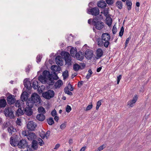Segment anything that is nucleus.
<instances>
[{
	"mask_svg": "<svg viewBox=\"0 0 151 151\" xmlns=\"http://www.w3.org/2000/svg\"><path fill=\"white\" fill-rule=\"evenodd\" d=\"M65 127V124H63L60 126V128L63 129H64Z\"/></svg>",
	"mask_w": 151,
	"mask_h": 151,
	"instance_id": "774afa93",
	"label": "nucleus"
},
{
	"mask_svg": "<svg viewBox=\"0 0 151 151\" xmlns=\"http://www.w3.org/2000/svg\"><path fill=\"white\" fill-rule=\"evenodd\" d=\"M92 106L93 105L92 104L91 105H88L86 108V110L88 111L90 110L92 108Z\"/></svg>",
	"mask_w": 151,
	"mask_h": 151,
	"instance_id": "680f3d73",
	"label": "nucleus"
},
{
	"mask_svg": "<svg viewBox=\"0 0 151 151\" xmlns=\"http://www.w3.org/2000/svg\"><path fill=\"white\" fill-rule=\"evenodd\" d=\"M101 100H99L96 103V109L98 110L99 107L101 105Z\"/></svg>",
	"mask_w": 151,
	"mask_h": 151,
	"instance_id": "09e8293b",
	"label": "nucleus"
},
{
	"mask_svg": "<svg viewBox=\"0 0 151 151\" xmlns=\"http://www.w3.org/2000/svg\"><path fill=\"white\" fill-rule=\"evenodd\" d=\"M47 122L49 125H52L54 124V122L53 119L50 117L47 120Z\"/></svg>",
	"mask_w": 151,
	"mask_h": 151,
	"instance_id": "ea45409f",
	"label": "nucleus"
},
{
	"mask_svg": "<svg viewBox=\"0 0 151 151\" xmlns=\"http://www.w3.org/2000/svg\"><path fill=\"white\" fill-rule=\"evenodd\" d=\"M38 87V82L37 81L33 80L32 87L34 89H36Z\"/></svg>",
	"mask_w": 151,
	"mask_h": 151,
	"instance_id": "58836bf2",
	"label": "nucleus"
},
{
	"mask_svg": "<svg viewBox=\"0 0 151 151\" xmlns=\"http://www.w3.org/2000/svg\"><path fill=\"white\" fill-rule=\"evenodd\" d=\"M5 115L9 116L12 118L14 117V114L13 112L11 111V109L9 108L5 110L4 111Z\"/></svg>",
	"mask_w": 151,
	"mask_h": 151,
	"instance_id": "4468645a",
	"label": "nucleus"
},
{
	"mask_svg": "<svg viewBox=\"0 0 151 151\" xmlns=\"http://www.w3.org/2000/svg\"><path fill=\"white\" fill-rule=\"evenodd\" d=\"M104 14L106 17L109 16V12L108 9H104Z\"/></svg>",
	"mask_w": 151,
	"mask_h": 151,
	"instance_id": "49530a36",
	"label": "nucleus"
},
{
	"mask_svg": "<svg viewBox=\"0 0 151 151\" xmlns=\"http://www.w3.org/2000/svg\"><path fill=\"white\" fill-rule=\"evenodd\" d=\"M36 118L38 120L42 121L45 119V117L44 114H40L37 115Z\"/></svg>",
	"mask_w": 151,
	"mask_h": 151,
	"instance_id": "4be33fe9",
	"label": "nucleus"
},
{
	"mask_svg": "<svg viewBox=\"0 0 151 151\" xmlns=\"http://www.w3.org/2000/svg\"><path fill=\"white\" fill-rule=\"evenodd\" d=\"M63 57H55V61L56 63L59 65L62 66L63 65Z\"/></svg>",
	"mask_w": 151,
	"mask_h": 151,
	"instance_id": "6ab92c4d",
	"label": "nucleus"
},
{
	"mask_svg": "<svg viewBox=\"0 0 151 151\" xmlns=\"http://www.w3.org/2000/svg\"><path fill=\"white\" fill-rule=\"evenodd\" d=\"M65 58V63L68 66H70L71 65L72 62L71 60L72 59L71 57H64Z\"/></svg>",
	"mask_w": 151,
	"mask_h": 151,
	"instance_id": "c85d7f7f",
	"label": "nucleus"
},
{
	"mask_svg": "<svg viewBox=\"0 0 151 151\" xmlns=\"http://www.w3.org/2000/svg\"><path fill=\"white\" fill-rule=\"evenodd\" d=\"M71 107L70 106L68 105L66 107V111L68 113H69L71 111Z\"/></svg>",
	"mask_w": 151,
	"mask_h": 151,
	"instance_id": "603ef678",
	"label": "nucleus"
},
{
	"mask_svg": "<svg viewBox=\"0 0 151 151\" xmlns=\"http://www.w3.org/2000/svg\"><path fill=\"white\" fill-rule=\"evenodd\" d=\"M105 147V145H102L99 147L98 148V149L96 150L95 151H101L104 149Z\"/></svg>",
	"mask_w": 151,
	"mask_h": 151,
	"instance_id": "a18cd8bd",
	"label": "nucleus"
},
{
	"mask_svg": "<svg viewBox=\"0 0 151 151\" xmlns=\"http://www.w3.org/2000/svg\"><path fill=\"white\" fill-rule=\"evenodd\" d=\"M122 77V76L120 75L118 76H117V84H119L120 80L121 79Z\"/></svg>",
	"mask_w": 151,
	"mask_h": 151,
	"instance_id": "13d9d810",
	"label": "nucleus"
},
{
	"mask_svg": "<svg viewBox=\"0 0 151 151\" xmlns=\"http://www.w3.org/2000/svg\"><path fill=\"white\" fill-rule=\"evenodd\" d=\"M50 134V132L49 131H47L46 132L45 134V135L43 136V138L45 137H45L47 138L49 137Z\"/></svg>",
	"mask_w": 151,
	"mask_h": 151,
	"instance_id": "5fc2aeb1",
	"label": "nucleus"
},
{
	"mask_svg": "<svg viewBox=\"0 0 151 151\" xmlns=\"http://www.w3.org/2000/svg\"><path fill=\"white\" fill-rule=\"evenodd\" d=\"M7 100L9 104H12L15 102V99L14 98V96L10 95L7 97Z\"/></svg>",
	"mask_w": 151,
	"mask_h": 151,
	"instance_id": "9b49d317",
	"label": "nucleus"
},
{
	"mask_svg": "<svg viewBox=\"0 0 151 151\" xmlns=\"http://www.w3.org/2000/svg\"><path fill=\"white\" fill-rule=\"evenodd\" d=\"M106 1L107 3L108 4H112L114 3L113 0H106Z\"/></svg>",
	"mask_w": 151,
	"mask_h": 151,
	"instance_id": "6e6d98bb",
	"label": "nucleus"
},
{
	"mask_svg": "<svg viewBox=\"0 0 151 151\" xmlns=\"http://www.w3.org/2000/svg\"><path fill=\"white\" fill-rule=\"evenodd\" d=\"M24 86L28 89H30L32 88L31 83L29 81L25 79L24 81Z\"/></svg>",
	"mask_w": 151,
	"mask_h": 151,
	"instance_id": "aec40b11",
	"label": "nucleus"
},
{
	"mask_svg": "<svg viewBox=\"0 0 151 151\" xmlns=\"http://www.w3.org/2000/svg\"><path fill=\"white\" fill-rule=\"evenodd\" d=\"M138 99V96L136 94H135L133 97L132 99L129 100L128 102V105H129L130 107H133L134 104L135 103Z\"/></svg>",
	"mask_w": 151,
	"mask_h": 151,
	"instance_id": "1a4fd4ad",
	"label": "nucleus"
},
{
	"mask_svg": "<svg viewBox=\"0 0 151 151\" xmlns=\"http://www.w3.org/2000/svg\"><path fill=\"white\" fill-rule=\"evenodd\" d=\"M32 147L34 150H36L38 148V145L37 142L35 140L32 141Z\"/></svg>",
	"mask_w": 151,
	"mask_h": 151,
	"instance_id": "5701e85b",
	"label": "nucleus"
},
{
	"mask_svg": "<svg viewBox=\"0 0 151 151\" xmlns=\"http://www.w3.org/2000/svg\"><path fill=\"white\" fill-rule=\"evenodd\" d=\"M32 100L37 105L40 103V98L39 95L36 93H33L32 95Z\"/></svg>",
	"mask_w": 151,
	"mask_h": 151,
	"instance_id": "423d86ee",
	"label": "nucleus"
},
{
	"mask_svg": "<svg viewBox=\"0 0 151 151\" xmlns=\"http://www.w3.org/2000/svg\"><path fill=\"white\" fill-rule=\"evenodd\" d=\"M124 32V29L123 27H122L121 29V30L119 33V36L121 37H122L123 35Z\"/></svg>",
	"mask_w": 151,
	"mask_h": 151,
	"instance_id": "864d4df0",
	"label": "nucleus"
},
{
	"mask_svg": "<svg viewBox=\"0 0 151 151\" xmlns=\"http://www.w3.org/2000/svg\"><path fill=\"white\" fill-rule=\"evenodd\" d=\"M63 76L64 79H66L68 76V71L67 70H66L64 71L63 73Z\"/></svg>",
	"mask_w": 151,
	"mask_h": 151,
	"instance_id": "a19ab883",
	"label": "nucleus"
},
{
	"mask_svg": "<svg viewBox=\"0 0 151 151\" xmlns=\"http://www.w3.org/2000/svg\"><path fill=\"white\" fill-rule=\"evenodd\" d=\"M97 5L100 8H104L106 6V4L104 1H101L98 3Z\"/></svg>",
	"mask_w": 151,
	"mask_h": 151,
	"instance_id": "b1692460",
	"label": "nucleus"
},
{
	"mask_svg": "<svg viewBox=\"0 0 151 151\" xmlns=\"http://www.w3.org/2000/svg\"><path fill=\"white\" fill-rule=\"evenodd\" d=\"M7 131L10 135H12L14 133L16 132V130L13 126L10 125L7 128Z\"/></svg>",
	"mask_w": 151,
	"mask_h": 151,
	"instance_id": "a211bd4d",
	"label": "nucleus"
},
{
	"mask_svg": "<svg viewBox=\"0 0 151 151\" xmlns=\"http://www.w3.org/2000/svg\"><path fill=\"white\" fill-rule=\"evenodd\" d=\"M23 108L25 114L28 116H30L32 115L33 111L32 108L28 107H26L24 109L23 107Z\"/></svg>",
	"mask_w": 151,
	"mask_h": 151,
	"instance_id": "9d476101",
	"label": "nucleus"
},
{
	"mask_svg": "<svg viewBox=\"0 0 151 151\" xmlns=\"http://www.w3.org/2000/svg\"><path fill=\"white\" fill-rule=\"evenodd\" d=\"M116 5L117 7L120 9H121L122 8V4L121 1H117L116 3Z\"/></svg>",
	"mask_w": 151,
	"mask_h": 151,
	"instance_id": "79ce46f5",
	"label": "nucleus"
},
{
	"mask_svg": "<svg viewBox=\"0 0 151 151\" xmlns=\"http://www.w3.org/2000/svg\"><path fill=\"white\" fill-rule=\"evenodd\" d=\"M126 4L127 6V9L128 10H130L132 8V3L131 1L127 0L126 1Z\"/></svg>",
	"mask_w": 151,
	"mask_h": 151,
	"instance_id": "e433bc0d",
	"label": "nucleus"
},
{
	"mask_svg": "<svg viewBox=\"0 0 151 151\" xmlns=\"http://www.w3.org/2000/svg\"><path fill=\"white\" fill-rule=\"evenodd\" d=\"M83 81H81L78 82V87H80L83 85Z\"/></svg>",
	"mask_w": 151,
	"mask_h": 151,
	"instance_id": "e2e57ef3",
	"label": "nucleus"
},
{
	"mask_svg": "<svg viewBox=\"0 0 151 151\" xmlns=\"http://www.w3.org/2000/svg\"><path fill=\"white\" fill-rule=\"evenodd\" d=\"M34 104V103L32 100H28L26 102V105L28 106L27 107H30L31 108L33 107Z\"/></svg>",
	"mask_w": 151,
	"mask_h": 151,
	"instance_id": "a878e982",
	"label": "nucleus"
},
{
	"mask_svg": "<svg viewBox=\"0 0 151 151\" xmlns=\"http://www.w3.org/2000/svg\"><path fill=\"white\" fill-rule=\"evenodd\" d=\"M73 70L76 71H77L81 68V67L77 63L75 64L73 66Z\"/></svg>",
	"mask_w": 151,
	"mask_h": 151,
	"instance_id": "4c0bfd02",
	"label": "nucleus"
},
{
	"mask_svg": "<svg viewBox=\"0 0 151 151\" xmlns=\"http://www.w3.org/2000/svg\"><path fill=\"white\" fill-rule=\"evenodd\" d=\"M16 124L19 126H21L22 124L21 122V120L19 118H17V120L16 122Z\"/></svg>",
	"mask_w": 151,
	"mask_h": 151,
	"instance_id": "de8ad7c7",
	"label": "nucleus"
},
{
	"mask_svg": "<svg viewBox=\"0 0 151 151\" xmlns=\"http://www.w3.org/2000/svg\"><path fill=\"white\" fill-rule=\"evenodd\" d=\"M27 138L29 140H33L36 138V136L34 132H30L28 134Z\"/></svg>",
	"mask_w": 151,
	"mask_h": 151,
	"instance_id": "2eb2a0df",
	"label": "nucleus"
},
{
	"mask_svg": "<svg viewBox=\"0 0 151 151\" xmlns=\"http://www.w3.org/2000/svg\"><path fill=\"white\" fill-rule=\"evenodd\" d=\"M103 41L104 40H102V37L101 39L100 38H97L96 39V41L97 42L98 45L100 46H103L104 43V42Z\"/></svg>",
	"mask_w": 151,
	"mask_h": 151,
	"instance_id": "473e14b6",
	"label": "nucleus"
},
{
	"mask_svg": "<svg viewBox=\"0 0 151 151\" xmlns=\"http://www.w3.org/2000/svg\"><path fill=\"white\" fill-rule=\"evenodd\" d=\"M6 104V100L4 99L0 100V107H5Z\"/></svg>",
	"mask_w": 151,
	"mask_h": 151,
	"instance_id": "72a5a7b5",
	"label": "nucleus"
},
{
	"mask_svg": "<svg viewBox=\"0 0 151 151\" xmlns=\"http://www.w3.org/2000/svg\"><path fill=\"white\" fill-rule=\"evenodd\" d=\"M102 39L104 41H109L110 39V36L109 34L106 33L102 34L101 36Z\"/></svg>",
	"mask_w": 151,
	"mask_h": 151,
	"instance_id": "dca6fc26",
	"label": "nucleus"
},
{
	"mask_svg": "<svg viewBox=\"0 0 151 151\" xmlns=\"http://www.w3.org/2000/svg\"><path fill=\"white\" fill-rule=\"evenodd\" d=\"M36 127V123L33 121L29 122L27 124V129L31 131H34Z\"/></svg>",
	"mask_w": 151,
	"mask_h": 151,
	"instance_id": "6e6552de",
	"label": "nucleus"
},
{
	"mask_svg": "<svg viewBox=\"0 0 151 151\" xmlns=\"http://www.w3.org/2000/svg\"><path fill=\"white\" fill-rule=\"evenodd\" d=\"M42 75L47 79L49 80L50 83V84L51 85H53L55 80H57L58 78L57 76L53 77L52 75L50 74V72L47 70H45L43 72Z\"/></svg>",
	"mask_w": 151,
	"mask_h": 151,
	"instance_id": "f257e3e1",
	"label": "nucleus"
},
{
	"mask_svg": "<svg viewBox=\"0 0 151 151\" xmlns=\"http://www.w3.org/2000/svg\"><path fill=\"white\" fill-rule=\"evenodd\" d=\"M60 145L59 144H57L54 148V149L55 150H57L60 147Z\"/></svg>",
	"mask_w": 151,
	"mask_h": 151,
	"instance_id": "338daca9",
	"label": "nucleus"
},
{
	"mask_svg": "<svg viewBox=\"0 0 151 151\" xmlns=\"http://www.w3.org/2000/svg\"><path fill=\"white\" fill-rule=\"evenodd\" d=\"M106 23L109 26H111L112 24V19L109 16L106 17Z\"/></svg>",
	"mask_w": 151,
	"mask_h": 151,
	"instance_id": "bb28decb",
	"label": "nucleus"
},
{
	"mask_svg": "<svg viewBox=\"0 0 151 151\" xmlns=\"http://www.w3.org/2000/svg\"><path fill=\"white\" fill-rule=\"evenodd\" d=\"M21 100L24 101L27 100L28 99L27 93V92H24L22 94L21 96Z\"/></svg>",
	"mask_w": 151,
	"mask_h": 151,
	"instance_id": "412c9836",
	"label": "nucleus"
},
{
	"mask_svg": "<svg viewBox=\"0 0 151 151\" xmlns=\"http://www.w3.org/2000/svg\"><path fill=\"white\" fill-rule=\"evenodd\" d=\"M17 146L19 148L24 149L27 147L28 143L26 140L22 139L21 140H19Z\"/></svg>",
	"mask_w": 151,
	"mask_h": 151,
	"instance_id": "0eeeda50",
	"label": "nucleus"
},
{
	"mask_svg": "<svg viewBox=\"0 0 151 151\" xmlns=\"http://www.w3.org/2000/svg\"><path fill=\"white\" fill-rule=\"evenodd\" d=\"M24 103V101L21 100H18L16 101L15 103L14 106L17 107H20L23 106Z\"/></svg>",
	"mask_w": 151,
	"mask_h": 151,
	"instance_id": "f3484780",
	"label": "nucleus"
},
{
	"mask_svg": "<svg viewBox=\"0 0 151 151\" xmlns=\"http://www.w3.org/2000/svg\"><path fill=\"white\" fill-rule=\"evenodd\" d=\"M77 50L76 48L72 47L70 50V52L72 57H83L84 55L83 52L79 51L77 52Z\"/></svg>",
	"mask_w": 151,
	"mask_h": 151,
	"instance_id": "20e7f679",
	"label": "nucleus"
},
{
	"mask_svg": "<svg viewBox=\"0 0 151 151\" xmlns=\"http://www.w3.org/2000/svg\"><path fill=\"white\" fill-rule=\"evenodd\" d=\"M47 79L43 76L40 75L38 78L39 80L43 83H46Z\"/></svg>",
	"mask_w": 151,
	"mask_h": 151,
	"instance_id": "2f4dec72",
	"label": "nucleus"
},
{
	"mask_svg": "<svg viewBox=\"0 0 151 151\" xmlns=\"http://www.w3.org/2000/svg\"><path fill=\"white\" fill-rule=\"evenodd\" d=\"M109 44V41H105V42H104L103 45H104V47H107Z\"/></svg>",
	"mask_w": 151,
	"mask_h": 151,
	"instance_id": "bf43d9fd",
	"label": "nucleus"
},
{
	"mask_svg": "<svg viewBox=\"0 0 151 151\" xmlns=\"http://www.w3.org/2000/svg\"><path fill=\"white\" fill-rule=\"evenodd\" d=\"M99 18L98 17L94 18L92 20V24L95 26L96 29L100 30L103 28L104 24L102 22L99 21Z\"/></svg>",
	"mask_w": 151,
	"mask_h": 151,
	"instance_id": "f03ea898",
	"label": "nucleus"
},
{
	"mask_svg": "<svg viewBox=\"0 0 151 151\" xmlns=\"http://www.w3.org/2000/svg\"><path fill=\"white\" fill-rule=\"evenodd\" d=\"M76 59L80 61H82L84 59V57H76Z\"/></svg>",
	"mask_w": 151,
	"mask_h": 151,
	"instance_id": "0e129e2a",
	"label": "nucleus"
},
{
	"mask_svg": "<svg viewBox=\"0 0 151 151\" xmlns=\"http://www.w3.org/2000/svg\"><path fill=\"white\" fill-rule=\"evenodd\" d=\"M24 114V112L21 108H19L16 112V115L18 116L23 115Z\"/></svg>",
	"mask_w": 151,
	"mask_h": 151,
	"instance_id": "393cba45",
	"label": "nucleus"
},
{
	"mask_svg": "<svg viewBox=\"0 0 151 151\" xmlns=\"http://www.w3.org/2000/svg\"><path fill=\"white\" fill-rule=\"evenodd\" d=\"M38 111L40 114H44L45 113L46 111L45 109L42 106H40L38 108Z\"/></svg>",
	"mask_w": 151,
	"mask_h": 151,
	"instance_id": "7c9ffc66",
	"label": "nucleus"
},
{
	"mask_svg": "<svg viewBox=\"0 0 151 151\" xmlns=\"http://www.w3.org/2000/svg\"><path fill=\"white\" fill-rule=\"evenodd\" d=\"M90 12L92 15L96 16L99 14V10L98 7H93L91 9Z\"/></svg>",
	"mask_w": 151,
	"mask_h": 151,
	"instance_id": "ddd939ff",
	"label": "nucleus"
},
{
	"mask_svg": "<svg viewBox=\"0 0 151 151\" xmlns=\"http://www.w3.org/2000/svg\"><path fill=\"white\" fill-rule=\"evenodd\" d=\"M29 133L26 130L23 131L22 132V134L23 136H27V137Z\"/></svg>",
	"mask_w": 151,
	"mask_h": 151,
	"instance_id": "3c124183",
	"label": "nucleus"
},
{
	"mask_svg": "<svg viewBox=\"0 0 151 151\" xmlns=\"http://www.w3.org/2000/svg\"><path fill=\"white\" fill-rule=\"evenodd\" d=\"M55 93L54 91L52 90H49L43 93L42 94V96L47 99H50L54 97Z\"/></svg>",
	"mask_w": 151,
	"mask_h": 151,
	"instance_id": "39448f33",
	"label": "nucleus"
},
{
	"mask_svg": "<svg viewBox=\"0 0 151 151\" xmlns=\"http://www.w3.org/2000/svg\"><path fill=\"white\" fill-rule=\"evenodd\" d=\"M63 82L61 80H58L55 84V88H59L63 84Z\"/></svg>",
	"mask_w": 151,
	"mask_h": 151,
	"instance_id": "cd10ccee",
	"label": "nucleus"
},
{
	"mask_svg": "<svg viewBox=\"0 0 151 151\" xmlns=\"http://www.w3.org/2000/svg\"><path fill=\"white\" fill-rule=\"evenodd\" d=\"M88 73L87 74L86 77V78L87 79H89L91 77L93 73L91 69L88 70Z\"/></svg>",
	"mask_w": 151,
	"mask_h": 151,
	"instance_id": "37998d69",
	"label": "nucleus"
},
{
	"mask_svg": "<svg viewBox=\"0 0 151 151\" xmlns=\"http://www.w3.org/2000/svg\"><path fill=\"white\" fill-rule=\"evenodd\" d=\"M10 123L9 122H4L2 128L3 129H4L6 127H8L10 125Z\"/></svg>",
	"mask_w": 151,
	"mask_h": 151,
	"instance_id": "c03bdc74",
	"label": "nucleus"
},
{
	"mask_svg": "<svg viewBox=\"0 0 151 151\" xmlns=\"http://www.w3.org/2000/svg\"><path fill=\"white\" fill-rule=\"evenodd\" d=\"M62 57H70V54L68 52L62 51L60 53Z\"/></svg>",
	"mask_w": 151,
	"mask_h": 151,
	"instance_id": "c9c22d12",
	"label": "nucleus"
},
{
	"mask_svg": "<svg viewBox=\"0 0 151 151\" xmlns=\"http://www.w3.org/2000/svg\"><path fill=\"white\" fill-rule=\"evenodd\" d=\"M70 91H73V88L72 87L70 84L69 83L66 87Z\"/></svg>",
	"mask_w": 151,
	"mask_h": 151,
	"instance_id": "8fccbe9b",
	"label": "nucleus"
},
{
	"mask_svg": "<svg viewBox=\"0 0 151 151\" xmlns=\"http://www.w3.org/2000/svg\"><path fill=\"white\" fill-rule=\"evenodd\" d=\"M117 32V28L116 27H115V25H114L113 28L112 29V32L114 34H115Z\"/></svg>",
	"mask_w": 151,
	"mask_h": 151,
	"instance_id": "4d7b16f0",
	"label": "nucleus"
},
{
	"mask_svg": "<svg viewBox=\"0 0 151 151\" xmlns=\"http://www.w3.org/2000/svg\"><path fill=\"white\" fill-rule=\"evenodd\" d=\"M97 57H101L103 55V52L100 48L98 49L96 51Z\"/></svg>",
	"mask_w": 151,
	"mask_h": 151,
	"instance_id": "f704fd0d",
	"label": "nucleus"
},
{
	"mask_svg": "<svg viewBox=\"0 0 151 151\" xmlns=\"http://www.w3.org/2000/svg\"><path fill=\"white\" fill-rule=\"evenodd\" d=\"M85 55L87 57H92L93 55V51L91 50H87L85 52Z\"/></svg>",
	"mask_w": 151,
	"mask_h": 151,
	"instance_id": "c756f323",
	"label": "nucleus"
},
{
	"mask_svg": "<svg viewBox=\"0 0 151 151\" xmlns=\"http://www.w3.org/2000/svg\"><path fill=\"white\" fill-rule=\"evenodd\" d=\"M7 134L5 133H3L2 135V138L3 139H5L7 137Z\"/></svg>",
	"mask_w": 151,
	"mask_h": 151,
	"instance_id": "69168bd1",
	"label": "nucleus"
},
{
	"mask_svg": "<svg viewBox=\"0 0 151 151\" xmlns=\"http://www.w3.org/2000/svg\"><path fill=\"white\" fill-rule=\"evenodd\" d=\"M51 114L53 116L57 115V112L55 109H54L51 112Z\"/></svg>",
	"mask_w": 151,
	"mask_h": 151,
	"instance_id": "052dcab7",
	"label": "nucleus"
},
{
	"mask_svg": "<svg viewBox=\"0 0 151 151\" xmlns=\"http://www.w3.org/2000/svg\"><path fill=\"white\" fill-rule=\"evenodd\" d=\"M20 140L19 137L17 135L11 136L10 139V143L12 146H17Z\"/></svg>",
	"mask_w": 151,
	"mask_h": 151,
	"instance_id": "7ed1b4c3",
	"label": "nucleus"
},
{
	"mask_svg": "<svg viewBox=\"0 0 151 151\" xmlns=\"http://www.w3.org/2000/svg\"><path fill=\"white\" fill-rule=\"evenodd\" d=\"M51 69L53 71V73L55 75V76H57L55 72H59L61 70V68L60 66H58L55 65H52L51 67Z\"/></svg>",
	"mask_w": 151,
	"mask_h": 151,
	"instance_id": "f8f14e48",
	"label": "nucleus"
}]
</instances>
